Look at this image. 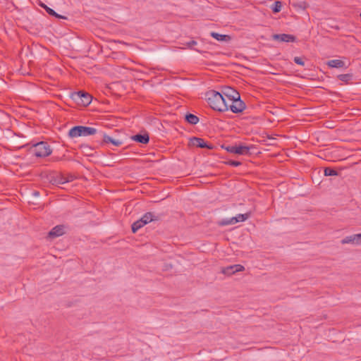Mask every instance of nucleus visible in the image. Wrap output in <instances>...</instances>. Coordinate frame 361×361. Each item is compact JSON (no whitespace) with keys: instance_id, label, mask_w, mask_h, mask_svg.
<instances>
[{"instance_id":"25","label":"nucleus","mask_w":361,"mask_h":361,"mask_svg":"<svg viewBox=\"0 0 361 361\" xmlns=\"http://www.w3.org/2000/svg\"><path fill=\"white\" fill-rule=\"evenodd\" d=\"M225 164L226 165H229V166H239L242 164V163L240 161H235V160H228V161H226L225 162Z\"/></svg>"},{"instance_id":"29","label":"nucleus","mask_w":361,"mask_h":361,"mask_svg":"<svg viewBox=\"0 0 361 361\" xmlns=\"http://www.w3.org/2000/svg\"><path fill=\"white\" fill-rule=\"evenodd\" d=\"M195 44H197V42L195 40H191L190 42L187 43V45L190 47H191L192 46L195 45Z\"/></svg>"},{"instance_id":"14","label":"nucleus","mask_w":361,"mask_h":361,"mask_svg":"<svg viewBox=\"0 0 361 361\" xmlns=\"http://www.w3.org/2000/svg\"><path fill=\"white\" fill-rule=\"evenodd\" d=\"M131 140L141 144H147L149 141L148 133L145 132L143 134L138 133L131 136Z\"/></svg>"},{"instance_id":"6","label":"nucleus","mask_w":361,"mask_h":361,"mask_svg":"<svg viewBox=\"0 0 361 361\" xmlns=\"http://www.w3.org/2000/svg\"><path fill=\"white\" fill-rule=\"evenodd\" d=\"M222 148L225 149L227 152L231 153L240 155H249L251 154L250 150L252 148V146L249 147L243 145L229 146L222 145Z\"/></svg>"},{"instance_id":"20","label":"nucleus","mask_w":361,"mask_h":361,"mask_svg":"<svg viewBox=\"0 0 361 361\" xmlns=\"http://www.w3.org/2000/svg\"><path fill=\"white\" fill-rule=\"evenodd\" d=\"M145 225V223H143V221L140 219L136 221H135L131 226V230L133 233H135L140 228L143 227Z\"/></svg>"},{"instance_id":"16","label":"nucleus","mask_w":361,"mask_h":361,"mask_svg":"<svg viewBox=\"0 0 361 361\" xmlns=\"http://www.w3.org/2000/svg\"><path fill=\"white\" fill-rule=\"evenodd\" d=\"M141 220L143 221V223H145V225L149 222L154 221H159L160 219L159 216H156L152 212H147L145 213L141 218Z\"/></svg>"},{"instance_id":"12","label":"nucleus","mask_w":361,"mask_h":361,"mask_svg":"<svg viewBox=\"0 0 361 361\" xmlns=\"http://www.w3.org/2000/svg\"><path fill=\"white\" fill-rule=\"evenodd\" d=\"M272 39L283 42H296L295 36L290 34H274Z\"/></svg>"},{"instance_id":"13","label":"nucleus","mask_w":361,"mask_h":361,"mask_svg":"<svg viewBox=\"0 0 361 361\" xmlns=\"http://www.w3.org/2000/svg\"><path fill=\"white\" fill-rule=\"evenodd\" d=\"M97 137L102 140V142L104 143H111L115 146H121L122 145V141L119 140H115L111 137L110 136L106 135L102 131L98 132Z\"/></svg>"},{"instance_id":"18","label":"nucleus","mask_w":361,"mask_h":361,"mask_svg":"<svg viewBox=\"0 0 361 361\" xmlns=\"http://www.w3.org/2000/svg\"><path fill=\"white\" fill-rule=\"evenodd\" d=\"M185 119L188 123L192 125H195L199 122V118L190 113H188L185 115Z\"/></svg>"},{"instance_id":"7","label":"nucleus","mask_w":361,"mask_h":361,"mask_svg":"<svg viewBox=\"0 0 361 361\" xmlns=\"http://www.w3.org/2000/svg\"><path fill=\"white\" fill-rule=\"evenodd\" d=\"M250 216V213L247 212L245 214H240L236 216L232 217L228 219H222L218 222V225L221 226L235 224L238 222H243L247 220Z\"/></svg>"},{"instance_id":"28","label":"nucleus","mask_w":361,"mask_h":361,"mask_svg":"<svg viewBox=\"0 0 361 361\" xmlns=\"http://www.w3.org/2000/svg\"><path fill=\"white\" fill-rule=\"evenodd\" d=\"M304 4H305V2H301V3H293V6L294 7H299L302 9H305V6H304Z\"/></svg>"},{"instance_id":"4","label":"nucleus","mask_w":361,"mask_h":361,"mask_svg":"<svg viewBox=\"0 0 361 361\" xmlns=\"http://www.w3.org/2000/svg\"><path fill=\"white\" fill-rule=\"evenodd\" d=\"M95 134H98L97 130L88 126H76L69 130V137L71 138L86 137Z\"/></svg>"},{"instance_id":"26","label":"nucleus","mask_w":361,"mask_h":361,"mask_svg":"<svg viewBox=\"0 0 361 361\" xmlns=\"http://www.w3.org/2000/svg\"><path fill=\"white\" fill-rule=\"evenodd\" d=\"M303 59H304V58L295 56V57H294L293 61L296 64L304 66L305 61Z\"/></svg>"},{"instance_id":"24","label":"nucleus","mask_w":361,"mask_h":361,"mask_svg":"<svg viewBox=\"0 0 361 361\" xmlns=\"http://www.w3.org/2000/svg\"><path fill=\"white\" fill-rule=\"evenodd\" d=\"M281 7H282L281 2L276 1L273 4V5L271 6V9H272V11L276 13H279V11H281Z\"/></svg>"},{"instance_id":"1","label":"nucleus","mask_w":361,"mask_h":361,"mask_svg":"<svg viewBox=\"0 0 361 361\" xmlns=\"http://www.w3.org/2000/svg\"><path fill=\"white\" fill-rule=\"evenodd\" d=\"M205 97L208 104L212 109L220 112L227 111L226 97L220 92L210 90L206 92Z\"/></svg>"},{"instance_id":"11","label":"nucleus","mask_w":361,"mask_h":361,"mask_svg":"<svg viewBox=\"0 0 361 361\" xmlns=\"http://www.w3.org/2000/svg\"><path fill=\"white\" fill-rule=\"evenodd\" d=\"M341 244H353V245H360L361 244V233L357 234H353L349 236H346L341 241Z\"/></svg>"},{"instance_id":"19","label":"nucleus","mask_w":361,"mask_h":361,"mask_svg":"<svg viewBox=\"0 0 361 361\" xmlns=\"http://www.w3.org/2000/svg\"><path fill=\"white\" fill-rule=\"evenodd\" d=\"M211 36L216 39L218 41H229L231 39V37L228 35H221L217 32H212L211 33Z\"/></svg>"},{"instance_id":"21","label":"nucleus","mask_w":361,"mask_h":361,"mask_svg":"<svg viewBox=\"0 0 361 361\" xmlns=\"http://www.w3.org/2000/svg\"><path fill=\"white\" fill-rule=\"evenodd\" d=\"M337 78L341 81L348 84L353 79V75L352 73L340 74L337 76Z\"/></svg>"},{"instance_id":"33","label":"nucleus","mask_w":361,"mask_h":361,"mask_svg":"<svg viewBox=\"0 0 361 361\" xmlns=\"http://www.w3.org/2000/svg\"><path fill=\"white\" fill-rule=\"evenodd\" d=\"M38 192H35V195H38Z\"/></svg>"},{"instance_id":"2","label":"nucleus","mask_w":361,"mask_h":361,"mask_svg":"<svg viewBox=\"0 0 361 361\" xmlns=\"http://www.w3.org/2000/svg\"><path fill=\"white\" fill-rule=\"evenodd\" d=\"M73 104H69L71 107H85L87 106L92 100V97L88 92L84 90L73 92L69 94Z\"/></svg>"},{"instance_id":"3","label":"nucleus","mask_w":361,"mask_h":361,"mask_svg":"<svg viewBox=\"0 0 361 361\" xmlns=\"http://www.w3.org/2000/svg\"><path fill=\"white\" fill-rule=\"evenodd\" d=\"M233 93V95L226 94L228 99L230 110L235 114L241 113L245 109L246 105L245 102L240 99V94L233 89H230Z\"/></svg>"},{"instance_id":"10","label":"nucleus","mask_w":361,"mask_h":361,"mask_svg":"<svg viewBox=\"0 0 361 361\" xmlns=\"http://www.w3.org/2000/svg\"><path fill=\"white\" fill-rule=\"evenodd\" d=\"M245 270V267L241 264H233L228 266L227 267L222 268L221 273L227 275L231 276L232 274H234L235 273L243 271Z\"/></svg>"},{"instance_id":"31","label":"nucleus","mask_w":361,"mask_h":361,"mask_svg":"<svg viewBox=\"0 0 361 361\" xmlns=\"http://www.w3.org/2000/svg\"><path fill=\"white\" fill-rule=\"evenodd\" d=\"M230 89H231V88H228V92H227V93H224V94H225V96H224V97H225L226 98V94H230V95H233V93L230 90Z\"/></svg>"},{"instance_id":"8","label":"nucleus","mask_w":361,"mask_h":361,"mask_svg":"<svg viewBox=\"0 0 361 361\" xmlns=\"http://www.w3.org/2000/svg\"><path fill=\"white\" fill-rule=\"evenodd\" d=\"M66 232V227L64 225H57L54 226L47 234V238L54 240L59 238Z\"/></svg>"},{"instance_id":"27","label":"nucleus","mask_w":361,"mask_h":361,"mask_svg":"<svg viewBox=\"0 0 361 361\" xmlns=\"http://www.w3.org/2000/svg\"><path fill=\"white\" fill-rule=\"evenodd\" d=\"M82 147L83 148L84 151H85L86 153H87V155H90H90H92V154L90 152V151H93V150H94V149H92V148L90 147H89V146H87V145H84V146H82Z\"/></svg>"},{"instance_id":"30","label":"nucleus","mask_w":361,"mask_h":361,"mask_svg":"<svg viewBox=\"0 0 361 361\" xmlns=\"http://www.w3.org/2000/svg\"><path fill=\"white\" fill-rule=\"evenodd\" d=\"M226 106H227V111H228V109H230L229 104H231V102H228V99L227 97L226 98Z\"/></svg>"},{"instance_id":"5","label":"nucleus","mask_w":361,"mask_h":361,"mask_svg":"<svg viewBox=\"0 0 361 361\" xmlns=\"http://www.w3.org/2000/svg\"><path fill=\"white\" fill-rule=\"evenodd\" d=\"M30 152L37 157H45L51 153V150L47 142H40L32 147Z\"/></svg>"},{"instance_id":"32","label":"nucleus","mask_w":361,"mask_h":361,"mask_svg":"<svg viewBox=\"0 0 361 361\" xmlns=\"http://www.w3.org/2000/svg\"><path fill=\"white\" fill-rule=\"evenodd\" d=\"M68 178H69V182H71V181L73 180V177H72V176H71V175L69 174Z\"/></svg>"},{"instance_id":"15","label":"nucleus","mask_w":361,"mask_h":361,"mask_svg":"<svg viewBox=\"0 0 361 361\" xmlns=\"http://www.w3.org/2000/svg\"><path fill=\"white\" fill-rule=\"evenodd\" d=\"M51 182L54 185L65 184L68 182V177L57 173L51 176Z\"/></svg>"},{"instance_id":"9","label":"nucleus","mask_w":361,"mask_h":361,"mask_svg":"<svg viewBox=\"0 0 361 361\" xmlns=\"http://www.w3.org/2000/svg\"><path fill=\"white\" fill-rule=\"evenodd\" d=\"M190 142L192 146L200 148H207L212 149L214 147L212 144L205 142L204 139L200 137H193L190 139Z\"/></svg>"},{"instance_id":"23","label":"nucleus","mask_w":361,"mask_h":361,"mask_svg":"<svg viewBox=\"0 0 361 361\" xmlns=\"http://www.w3.org/2000/svg\"><path fill=\"white\" fill-rule=\"evenodd\" d=\"M42 7H44L46 10V11L51 16H55L56 18H63V19H66V17H63V16H61L59 14H57L53 9L49 8L46 5H44L42 4Z\"/></svg>"},{"instance_id":"17","label":"nucleus","mask_w":361,"mask_h":361,"mask_svg":"<svg viewBox=\"0 0 361 361\" xmlns=\"http://www.w3.org/2000/svg\"><path fill=\"white\" fill-rule=\"evenodd\" d=\"M326 65L330 68H343L345 67V63L343 61L340 59H332L326 62Z\"/></svg>"},{"instance_id":"22","label":"nucleus","mask_w":361,"mask_h":361,"mask_svg":"<svg viewBox=\"0 0 361 361\" xmlns=\"http://www.w3.org/2000/svg\"><path fill=\"white\" fill-rule=\"evenodd\" d=\"M324 173L325 176H334L338 175V172L331 167H326L324 170Z\"/></svg>"}]
</instances>
